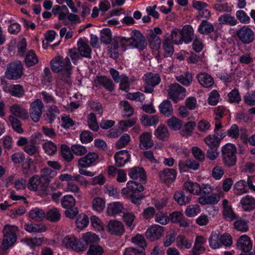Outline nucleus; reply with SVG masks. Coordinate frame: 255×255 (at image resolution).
I'll use <instances>...</instances> for the list:
<instances>
[{
  "label": "nucleus",
  "mask_w": 255,
  "mask_h": 255,
  "mask_svg": "<svg viewBox=\"0 0 255 255\" xmlns=\"http://www.w3.org/2000/svg\"><path fill=\"white\" fill-rule=\"evenodd\" d=\"M118 41L122 47L128 43L130 45L140 50L144 49L146 46V42L144 36L137 30H133L131 32L130 37L126 38L120 36Z\"/></svg>",
  "instance_id": "obj_1"
},
{
  "label": "nucleus",
  "mask_w": 255,
  "mask_h": 255,
  "mask_svg": "<svg viewBox=\"0 0 255 255\" xmlns=\"http://www.w3.org/2000/svg\"><path fill=\"white\" fill-rule=\"evenodd\" d=\"M221 157L225 166L228 167H233L237 162V149L235 145L227 143L222 146Z\"/></svg>",
  "instance_id": "obj_2"
},
{
  "label": "nucleus",
  "mask_w": 255,
  "mask_h": 255,
  "mask_svg": "<svg viewBox=\"0 0 255 255\" xmlns=\"http://www.w3.org/2000/svg\"><path fill=\"white\" fill-rule=\"evenodd\" d=\"M213 188L209 184H203L200 186V195L198 199L200 204L205 205L207 204H215L220 200V196L216 194L210 196L208 194L212 193Z\"/></svg>",
  "instance_id": "obj_3"
},
{
  "label": "nucleus",
  "mask_w": 255,
  "mask_h": 255,
  "mask_svg": "<svg viewBox=\"0 0 255 255\" xmlns=\"http://www.w3.org/2000/svg\"><path fill=\"white\" fill-rule=\"evenodd\" d=\"M27 187L30 190L36 191L41 195H46L49 193L48 183L36 175L29 179Z\"/></svg>",
  "instance_id": "obj_4"
},
{
  "label": "nucleus",
  "mask_w": 255,
  "mask_h": 255,
  "mask_svg": "<svg viewBox=\"0 0 255 255\" xmlns=\"http://www.w3.org/2000/svg\"><path fill=\"white\" fill-rule=\"evenodd\" d=\"M52 70L55 73H60L72 69V66L68 57L64 58L58 56L50 62Z\"/></svg>",
  "instance_id": "obj_5"
},
{
  "label": "nucleus",
  "mask_w": 255,
  "mask_h": 255,
  "mask_svg": "<svg viewBox=\"0 0 255 255\" xmlns=\"http://www.w3.org/2000/svg\"><path fill=\"white\" fill-rule=\"evenodd\" d=\"M5 77L10 80H17L23 75V66L21 62L17 61L9 63L5 72Z\"/></svg>",
  "instance_id": "obj_6"
},
{
  "label": "nucleus",
  "mask_w": 255,
  "mask_h": 255,
  "mask_svg": "<svg viewBox=\"0 0 255 255\" xmlns=\"http://www.w3.org/2000/svg\"><path fill=\"white\" fill-rule=\"evenodd\" d=\"M239 39L244 44H248L255 40V35L253 30L248 26H243L237 32Z\"/></svg>",
  "instance_id": "obj_7"
},
{
  "label": "nucleus",
  "mask_w": 255,
  "mask_h": 255,
  "mask_svg": "<svg viewBox=\"0 0 255 255\" xmlns=\"http://www.w3.org/2000/svg\"><path fill=\"white\" fill-rule=\"evenodd\" d=\"M143 79L145 83L144 92L147 93H152L153 91L154 88L160 81V77L158 74L151 73L145 74Z\"/></svg>",
  "instance_id": "obj_8"
},
{
  "label": "nucleus",
  "mask_w": 255,
  "mask_h": 255,
  "mask_svg": "<svg viewBox=\"0 0 255 255\" xmlns=\"http://www.w3.org/2000/svg\"><path fill=\"white\" fill-rule=\"evenodd\" d=\"M185 89L177 83L171 84L168 90L169 97L176 102L185 97Z\"/></svg>",
  "instance_id": "obj_9"
},
{
  "label": "nucleus",
  "mask_w": 255,
  "mask_h": 255,
  "mask_svg": "<svg viewBox=\"0 0 255 255\" xmlns=\"http://www.w3.org/2000/svg\"><path fill=\"white\" fill-rule=\"evenodd\" d=\"M109 233L113 235L122 236L125 233L124 224L116 220H110L107 226Z\"/></svg>",
  "instance_id": "obj_10"
},
{
  "label": "nucleus",
  "mask_w": 255,
  "mask_h": 255,
  "mask_svg": "<svg viewBox=\"0 0 255 255\" xmlns=\"http://www.w3.org/2000/svg\"><path fill=\"white\" fill-rule=\"evenodd\" d=\"M163 227L154 225L147 230L145 236L151 241H154L160 239L163 236Z\"/></svg>",
  "instance_id": "obj_11"
},
{
  "label": "nucleus",
  "mask_w": 255,
  "mask_h": 255,
  "mask_svg": "<svg viewBox=\"0 0 255 255\" xmlns=\"http://www.w3.org/2000/svg\"><path fill=\"white\" fill-rule=\"evenodd\" d=\"M72 70L60 72L57 80V85L62 89L70 86L72 84L71 74Z\"/></svg>",
  "instance_id": "obj_12"
},
{
  "label": "nucleus",
  "mask_w": 255,
  "mask_h": 255,
  "mask_svg": "<svg viewBox=\"0 0 255 255\" xmlns=\"http://www.w3.org/2000/svg\"><path fill=\"white\" fill-rule=\"evenodd\" d=\"M176 173L174 169L165 168L159 173V176L165 184H170L175 180Z\"/></svg>",
  "instance_id": "obj_13"
},
{
  "label": "nucleus",
  "mask_w": 255,
  "mask_h": 255,
  "mask_svg": "<svg viewBox=\"0 0 255 255\" xmlns=\"http://www.w3.org/2000/svg\"><path fill=\"white\" fill-rule=\"evenodd\" d=\"M237 246L238 249L245 253H249L252 249L253 244L248 236L243 235L238 239Z\"/></svg>",
  "instance_id": "obj_14"
},
{
  "label": "nucleus",
  "mask_w": 255,
  "mask_h": 255,
  "mask_svg": "<svg viewBox=\"0 0 255 255\" xmlns=\"http://www.w3.org/2000/svg\"><path fill=\"white\" fill-rule=\"evenodd\" d=\"M99 159L98 154L94 152L88 153L78 161V164L82 167H87L91 165Z\"/></svg>",
  "instance_id": "obj_15"
},
{
  "label": "nucleus",
  "mask_w": 255,
  "mask_h": 255,
  "mask_svg": "<svg viewBox=\"0 0 255 255\" xmlns=\"http://www.w3.org/2000/svg\"><path fill=\"white\" fill-rule=\"evenodd\" d=\"M152 136L150 132H144L139 137V146L141 149L150 148L153 146L154 143L152 140Z\"/></svg>",
  "instance_id": "obj_16"
},
{
  "label": "nucleus",
  "mask_w": 255,
  "mask_h": 255,
  "mask_svg": "<svg viewBox=\"0 0 255 255\" xmlns=\"http://www.w3.org/2000/svg\"><path fill=\"white\" fill-rule=\"evenodd\" d=\"M77 46L78 51L81 57L89 59L91 58L92 49L87 42L81 38L77 42Z\"/></svg>",
  "instance_id": "obj_17"
},
{
  "label": "nucleus",
  "mask_w": 255,
  "mask_h": 255,
  "mask_svg": "<svg viewBox=\"0 0 255 255\" xmlns=\"http://www.w3.org/2000/svg\"><path fill=\"white\" fill-rule=\"evenodd\" d=\"M124 210L122 203L119 202H112L108 205L107 214L109 216H115L122 213Z\"/></svg>",
  "instance_id": "obj_18"
},
{
  "label": "nucleus",
  "mask_w": 255,
  "mask_h": 255,
  "mask_svg": "<svg viewBox=\"0 0 255 255\" xmlns=\"http://www.w3.org/2000/svg\"><path fill=\"white\" fill-rule=\"evenodd\" d=\"M128 186L129 185L127 183V187L123 188L121 192L122 195L126 198H129L133 203L139 204L140 200L144 198V196L141 194L133 195L132 192L130 189V187Z\"/></svg>",
  "instance_id": "obj_19"
},
{
  "label": "nucleus",
  "mask_w": 255,
  "mask_h": 255,
  "mask_svg": "<svg viewBox=\"0 0 255 255\" xmlns=\"http://www.w3.org/2000/svg\"><path fill=\"white\" fill-rule=\"evenodd\" d=\"M130 158V155L127 150H121L115 155L116 165L118 167H122Z\"/></svg>",
  "instance_id": "obj_20"
},
{
  "label": "nucleus",
  "mask_w": 255,
  "mask_h": 255,
  "mask_svg": "<svg viewBox=\"0 0 255 255\" xmlns=\"http://www.w3.org/2000/svg\"><path fill=\"white\" fill-rule=\"evenodd\" d=\"M198 82L204 87L210 88L214 84L213 78L208 73H201L196 76Z\"/></svg>",
  "instance_id": "obj_21"
},
{
  "label": "nucleus",
  "mask_w": 255,
  "mask_h": 255,
  "mask_svg": "<svg viewBox=\"0 0 255 255\" xmlns=\"http://www.w3.org/2000/svg\"><path fill=\"white\" fill-rule=\"evenodd\" d=\"M241 204L245 211H251L255 208V199L250 195H246L242 198Z\"/></svg>",
  "instance_id": "obj_22"
},
{
  "label": "nucleus",
  "mask_w": 255,
  "mask_h": 255,
  "mask_svg": "<svg viewBox=\"0 0 255 255\" xmlns=\"http://www.w3.org/2000/svg\"><path fill=\"white\" fill-rule=\"evenodd\" d=\"M140 122L144 127H151L156 126L158 124L159 118L157 115H143L140 118Z\"/></svg>",
  "instance_id": "obj_23"
},
{
  "label": "nucleus",
  "mask_w": 255,
  "mask_h": 255,
  "mask_svg": "<svg viewBox=\"0 0 255 255\" xmlns=\"http://www.w3.org/2000/svg\"><path fill=\"white\" fill-rule=\"evenodd\" d=\"M155 136L161 140H167L170 133L167 128L164 125H159L154 131Z\"/></svg>",
  "instance_id": "obj_24"
},
{
  "label": "nucleus",
  "mask_w": 255,
  "mask_h": 255,
  "mask_svg": "<svg viewBox=\"0 0 255 255\" xmlns=\"http://www.w3.org/2000/svg\"><path fill=\"white\" fill-rule=\"evenodd\" d=\"M193 241L183 235H179L176 238V246L180 249H189L191 248Z\"/></svg>",
  "instance_id": "obj_25"
},
{
  "label": "nucleus",
  "mask_w": 255,
  "mask_h": 255,
  "mask_svg": "<svg viewBox=\"0 0 255 255\" xmlns=\"http://www.w3.org/2000/svg\"><path fill=\"white\" fill-rule=\"evenodd\" d=\"M129 176L133 179L139 178L140 181H144L146 179L145 172L143 168L135 167L131 168Z\"/></svg>",
  "instance_id": "obj_26"
},
{
  "label": "nucleus",
  "mask_w": 255,
  "mask_h": 255,
  "mask_svg": "<svg viewBox=\"0 0 255 255\" xmlns=\"http://www.w3.org/2000/svg\"><path fill=\"white\" fill-rule=\"evenodd\" d=\"M182 35V43L184 42L185 43L190 42L193 36V30L191 26L188 25L183 27L181 30Z\"/></svg>",
  "instance_id": "obj_27"
},
{
  "label": "nucleus",
  "mask_w": 255,
  "mask_h": 255,
  "mask_svg": "<svg viewBox=\"0 0 255 255\" xmlns=\"http://www.w3.org/2000/svg\"><path fill=\"white\" fill-rule=\"evenodd\" d=\"M45 218L51 222H57L60 220L61 214L58 209L52 208L45 214Z\"/></svg>",
  "instance_id": "obj_28"
},
{
  "label": "nucleus",
  "mask_w": 255,
  "mask_h": 255,
  "mask_svg": "<svg viewBox=\"0 0 255 255\" xmlns=\"http://www.w3.org/2000/svg\"><path fill=\"white\" fill-rule=\"evenodd\" d=\"M214 31V25L205 20L201 21L198 28V31L202 34H209Z\"/></svg>",
  "instance_id": "obj_29"
},
{
  "label": "nucleus",
  "mask_w": 255,
  "mask_h": 255,
  "mask_svg": "<svg viewBox=\"0 0 255 255\" xmlns=\"http://www.w3.org/2000/svg\"><path fill=\"white\" fill-rule=\"evenodd\" d=\"M96 83L98 84L101 85L106 89L110 91L114 90L115 88L114 84L112 80L106 76H101L97 77Z\"/></svg>",
  "instance_id": "obj_30"
},
{
  "label": "nucleus",
  "mask_w": 255,
  "mask_h": 255,
  "mask_svg": "<svg viewBox=\"0 0 255 255\" xmlns=\"http://www.w3.org/2000/svg\"><path fill=\"white\" fill-rule=\"evenodd\" d=\"M25 230L29 233H43L47 230L43 224H27L24 225Z\"/></svg>",
  "instance_id": "obj_31"
},
{
  "label": "nucleus",
  "mask_w": 255,
  "mask_h": 255,
  "mask_svg": "<svg viewBox=\"0 0 255 255\" xmlns=\"http://www.w3.org/2000/svg\"><path fill=\"white\" fill-rule=\"evenodd\" d=\"M175 200L180 206L188 203L191 198L190 195L186 196L182 191H178L174 194Z\"/></svg>",
  "instance_id": "obj_32"
},
{
  "label": "nucleus",
  "mask_w": 255,
  "mask_h": 255,
  "mask_svg": "<svg viewBox=\"0 0 255 255\" xmlns=\"http://www.w3.org/2000/svg\"><path fill=\"white\" fill-rule=\"evenodd\" d=\"M163 48L166 56L172 55L174 52L173 45L169 38V34H166L164 36V39L163 41Z\"/></svg>",
  "instance_id": "obj_33"
},
{
  "label": "nucleus",
  "mask_w": 255,
  "mask_h": 255,
  "mask_svg": "<svg viewBox=\"0 0 255 255\" xmlns=\"http://www.w3.org/2000/svg\"><path fill=\"white\" fill-rule=\"evenodd\" d=\"M184 188L191 194L196 195H200V185L197 183L186 182L184 184Z\"/></svg>",
  "instance_id": "obj_34"
},
{
  "label": "nucleus",
  "mask_w": 255,
  "mask_h": 255,
  "mask_svg": "<svg viewBox=\"0 0 255 255\" xmlns=\"http://www.w3.org/2000/svg\"><path fill=\"white\" fill-rule=\"evenodd\" d=\"M29 215L32 219L37 221H41L45 217V213L41 209L35 208L29 211Z\"/></svg>",
  "instance_id": "obj_35"
},
{
  "label": "nucleus",
  "mask_w": 255,
  "mask_h": 255,
  "mask_svg": "<svg viewBox=\"0 0 255 255\" xmlns=\"http://www.w3.org/2000/svg\"><path fill=\"white\" fill-rule=\"evenodd\" d=\"M195 125L196 124L194 122H188L186 123L184 125V128L180 131V135L185 137L191 136Z\"/></svg>",
  "instance_id": "obj_36"
},
{
  "label": "nucleus",
  "mask_w": 255,
  "mask_h": 255,
  "mask_svg": "<svg viewBox=\"0 0 255 255\" xmlns=\"http://www.w3.org/2000/svg\"><path fill=\"white\" fill-rule=\"evenodd\" d=\"M166 123L168 127L173 130H179L182 125V121L175 117H172L168 119Z\"/></svg>",
  "instance_id": "obj_37"
},
{
  "label": "nucleus",
  "mask_w": 255,
  "mask_h": 255,
  "mask_svg": "<svg viewBox=\"0 0 255 255\" xmlns=\"http://www.w3.org/2000/svg\"><path fill=\"white\" fill-rule=\"evenodd\" d=\"M204 140L209 147H218L220 143V138L215 135H209Z\"/></svg>",
  "instance_id": "obj_38"
},
{
  "label": "nucleus",
  "mask_w": 255,
  "mask_h": 255,
  "mask_svg": "<svg viewBox=\"0 0 255 255\" xmlns=\"http://www.w3.org/2000/svg\"><path fill=\"white\" fill-rule=\"evenodd\" d=\"M16 236L3 235V239L1 244V247L2 248L3 250H6L9 247H11L16 242Z\"/></svg>",
  "instance_id": "obj_39"
},
{
  "label": "nucleus",
  "mask_w": 255,
  "mask_h": 255,
  "mask_svg": "<svg viewBox=\"0 0 255 255\" xmlns=\"http://www.w3.org/2000/svg\"><path fill=\"white\" fill-rule=\"evenodd\" d=\"M218 20L221 23L228 24L231 26L236 25L238 23L237 20L234 16L228 13H225L220 16Z\"/></svg>",
  "instance_id": "obj_40"
},
{
  "label": "nucleus",
  "mask_w": 255,
  "mask_h": 255,
  "mask_svg": "<svg viewBox=\"0 0 255 255\" xmlns=\"http://www.w3.org/2000/svg\"><path fill=\"white\" fill-rule=\"evenodd\" d=\"M9 120L10 122L12 128L15 131L19 133L23 132L20 122L13 114L12 115L9 116Z\"/></svg>",
  "instance_id": "obj_41"
},
{
  "label": "nucleus",
  "mask_w": 255,
  "mask_h": 255,
  "mask_svg": "<svg viewBox=\"0 0 255 255\" xmlns=\"http://www.w3.org/2000/svg\"><path fill=\"white\" fill-rule=\"evenodd\" d=\"M33 161L32 159L28 158L22 165V171L23 174L26 176H29L33 173L32 167Z\"/></svg>",
  "instance_id": "obj_42"
},
{
  "label": "nucleus",
  "mask_w": 255,
  "mask_h": 255,
  "mask_svg": "<svg viewBox=\"0 0 255 255\" xmlns=\"http://www.w3.org/2000/svg\"><path fill=\"white\" fill-rule=\"evenodd\" d=\"M169 38L170 37V40L175 44H181L182 43V35L181 30L175 28L172 31L171 34L169 35Z\"/></svg>",
  "instance_id": "obj_43"
},
{
  "label": "nucleus",
  "mask_w": 255,
  "mask_h": 255,
  "mask_svg": "<svg viewBox=\"0 0 255 255\" xmlns=\"http://www.w3.org/2000/svg\"><path fill=\"white\" fill-rule=\"evenodd\" d=\"M105 207L104 200L100 197H97L94 199L92 202V208L97 212L101 213L103 212Z\"/></svg>",
  "instance_id": "obj_44"
},
{
  "label": "nucleus",
  "mask_w": 255,
  "mask_h": 255,
  "mask_svg": "<svg viewBox=\"0 0 255 255\" xmlns=\"http://www.w3.org/2000/svg\"><path fill=\"white\" fill-rule=\"evenodd\" d=\"M11 95L18 98L22 97L24 94V91L22 86L20 85H11L9 89Z\"/></svg>",
  "instance_id": "obj_45"
},
{
  "label": "nucleus",
  "mask_w": 255,
  "mask_h": 255,
  "mask_svg": "<svg viewBox=\"0 0 255 255\" xmlns=\"http://www.w3.org/2000/svg\"><path fill=\"white\" fill-rule=\"evenodd\" d=\"M234 190L235 194L237 195L247 192L246 182L244 180H241L237 182L234 185Z\"/></svg>",
  "instance_id": "obj_46"
},
{
  "label": "nucleus",
  "mask_w": 255,
  "mask_h": 255,
  "mask_svg": "<svg viewBox=\"0 0 255 255\" xmlns=\"http://www.w3.org/2000/svg\"><path fill=\"white\" fill-rule=\"evenodd\" d=\"M38 61V58L34 51L33 50L29 51L25 59L26 65L28 67L32 66L36 64Z\"/></svg>",
  "instance_id": "obj_47"
},
{
  "label": "nucleus",
  "mask_w": 255,
  "mask_h": 255,
  "mask_svg": "<svg viewBox=\"0 0 255 255\" xmlns=\"http://www.w3.org/2000/svg\"><path fill=\"white\" fill-rule=\"evenodd\" d=\"M75 199L73 196L67 195L63 197L61 200V204L63 208L65 209L69 208L75 206Z\"/></svg>",
  "instance_id": "obj_48"
},
{
  "label": "nucleus",
  "mask_w": 255,
  "mask_h": 255,
  "mask_svg": "<svg viewBox=\"0 0 255 255\" xmlns=\"http://www.w3.org/2000/svg\"><path fill=\"white\" fill-rule=\"evenodd\" d=\"M64 190L67 192H71L75 194H77V197L78 198H80L82 195L79 187L72 182H68L67 186L64 188Z\"/></svg>",
  "instance_id": "obj_49"
},
{
  "label": "nucleus",
  "mask_w": 255,
  "mask_h": 255,
  "mask_svg": "<svg viewBox=\"0 0 255 255\" xmlns=\"http://www.w3.org/2000/svg\"><path fill=\"white\" fill-rule=\"evenodd\" d=\"M43 148L45 152L49 155H53L57 151V146L52 141H47L43 144Z\"/></svg>",
  "instance_id": "obj_50"
},
{
  "label": "nucleus",
  "mask_w": 255,
  "mask_h": 255,
  "mask_svg": "<svg viewBox=\"0 0 255 255\" xmlns=\"http://www.w3.org/2000/svg\"><path fill=\"white\" fill-rule=\"evenodd\" d=\"M88 124L89 128L94 131H98L99 127L97 118L94 113H91L88 117Z\"/></svg>",
  "instance_id": "obj_51"
},
{
  "label": "nucleus",
  "mask_w": 255,
  "mask_h": 255,
  "mask_svg": "<svg viewBox=\"0 0 255 255\" xmlns=\"http://www.w3.org/2000/svg\"><path fill=\"white\" fill-rule=\"evenodd\" d=\"M62 157L67 162H70L73 159L74 156L70 151L68 146L63 144L61 147Z\"/></svg>",
  "instance_id": "obj_52"
},
{
  "label": "nucleus",
  "mask_w": 255,
  "mask_h": 255,
  "mask_svg": "<svg viewBox=\"0 0 255 255\" xmlns=\"http://www.w3.org/2000/svg\"><path fill=\"white\" fill-rule=\"evenodd\" d=\"M176 79L177 81L185 86L189 85L192 81V74L188 72H186L184 76L180 75L177 76Z\"/></svg>",
  "instance_id": "obj_53"
},
{
  "label": "nucleus",
  "mask_w": 255,
  "mask_h": 255,
  "mask_svg": "<svg viewBox=\"0 0 255 255\" xmlns=\"http://www.w3.org/2000/svg\"><path fill=\"white\" fill-rule=\"evenodd\" d=\"M83 239L87 246L88 244L96 243L99 240L97 235L91 232H87L84 234L83 236Z\"/></svg>",
  "instance_id": "obj_54"
},
{
  "label": "nucleus",
  "mask_w": 255,
  "mask_h": 255,
  "mask_svg": "<svg viewBox=\"0 0 255 255\" xmlns=\"http://www.w3.org/2000/svg\"><path fill=\"white\" fill-rule=\"evenodd\" d=\"M236 16L242 23L249 24L251 21L250 16L243 10H238L236 13Z\"/></svg>",
  "instance_id": "obj_55"
},
{
  "label": "nucleus",
  "mask_w": 255,
  "mask_h": 255,
  "mask_svg": "<svg viewBox=\"0 0 255 255\" xmlns=\"http://www.w3.org/2000/svg\"><path fill=\"white\" fill-rule=\"evenodd\" d=\"M112 39V33L110 29L106 28L103 29L101 32L100 40L105 44H109Z\"/></svg>",
  "instance_id": "obj_56"
},
{
  "label": "nucleus",
  "mask_w": 255,
  "mask_h": 255,
  "mask_svg": "<svg viewBox=\"0 0 255 255\" xmlns=\"http://www.w3.org/2000/svg\"><path fill=\"white\" fill-rule=\"evenodd\" d=\"M104 250L98 245H91L87 253V255H103Z\"/></svg>",
  "instance_id": "obj_57"
},
{
  "label": "nucleus",
  "mask_w": 255,
  "mask_h": 255,
  "mask_svg": "<svg viewBox=\"0 0 255 255\" xmlns=\"http://www.w3.org/2000/svg\"><path fill=\"white\" fill-rule=\"evenodd\" d=\"M130 189L133 193V195H137V193L143 191L144 187L142 185L139 184L137 182L133 181H129L128 182Z\"/></svg>",
  "instance_id": "obj_58"
},
{
  "label": "nucleus",
  "mask_w": 255,
  "mask_h": 255,
  "mask_svg": "<svg viewBox=\"0 0 255 255\" xmlns=\"http://www.w3.org/2000/svg\"><path fill=\"white\" fill-rule=\"evenodd\" d=\"M71 150L75 155L78 156H82L87 152L86 147L79 144L72 145Z\"/></svg>",
  "instance_id": "obj_59"
},
{
  "label": "nucleus",
  "mask_w": 255,
  "mask_h": 255,
  "mask_svg": "<svg viewBox=\"0 0 255 255\" xmlns=\"http://www.w3.org/2000/svg\"><path fill=\"white\" fill-rule=\"evenodd\" d=\"M200 212V207L198 205H191L186 208L185 214L188 217H192L197 215Z\"/></svg>",
  "instance_id": "obj_60"
},
{
  "label": "nucleus",
  "mask_w": 255,
  "mask_h": 255,
  "mask_svg": "<svg viewBox=\"0 0 255 255\" xmlns=\"http://www.w3.org/2000/svg\"><path fill=\"white\" fill-rule=\"evenodd\" d=\"M209 242L210 246L212 248L214 249L219 248L221 247L220 234L217 233L212 234L209 239Z\"/></svg>",
  "instance_id": "obj_61"
},
{
  "label": "nucleus",
  "mask_w": 255,
  "mask_h": 255,
  "mask_svg": "<svg viewBox=\"0 0 255 255\" xmlns=\"http://www.w3.org/2000/svg\"><path fill=\"white\" fill-rule=\"evenodd\" d=\"M130 140L129 135L127 133L124 134L116 142V146L119 148H122L128 144Z\"/></svg>",
  "instance_id": "obj_62"
},
{
  "label": "nucleus",
  "mask_w": 255,
  "mask_h": 255,
  "mask_svg": "<svg viewBox=\"0 0 255 255\" xmlns=\"http://www.w3.org/2000/svg\"><path fill=\"white\" fill-rule=\"evenodd\" d=\"M148 40L150 45H153L154 48L158 49L160 47L161 40L153 31L150 33Z\"/></svg>",
  "instance_id": "obj_63"
},
{
  "label": "nucleus",
  "mask_w": 255,
  "mask_h": 255,
  "mask_svg": "<svg viewBox=\"0 0 255 255\" xmlns=\"http://www.w3.org/2000/svg\"><path fill=\"white\" fill-rule=\"evenodd\" d=\"M245 103L249 106L255 105V91L248 92L244 97Z\"/></svg>",
  "instance_id": "obj_64"
}]
</instances>
